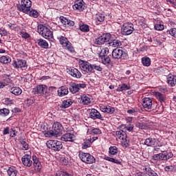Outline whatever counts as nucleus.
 Segmentation results:
<instances>
[{"mask_svg":"<svg viewBox=\"0 0 176 176\" xmlns=\"http://www.w3.org/2000/svg\"><path fill=\"white\" fill-rule=\"evenodd\" d=\"M31 159V155L25 154L21 158L22 164L23 166H25V167H31L33 164L35 171L39 173L41 170H42V164H41L39 159H38L36 155H33L32 160Z\"/></svg>","mask_w":176,"mask_h":176,"instance_id":"nucleus-1","label":"nucleus"},{"mask_svg":"<svg viewBox=\"0 0 176 176\" xmlns=\"http://www.w3.org/2000/svg\"><path fill=\"white\" fill-rule=\"evenodd\" d=\"M54 89H56L55 87H50L47 89L46 85H42L34 88L32 93H34V94H45V96H50L51 91H53Z\"/></svg>","mask_w":176,"mask_h":176,"instance_id":"nucleus-2","label":"nucleus"},{"mask_svg":"<svg viewBox=\"0 0 176 176\" xmlns=\"http://www.w3.org/2000/svg\"><path fill=\"white\" fill-rule=\"evenodd\" d=\"M173 157L174 154L170 151H162V153L155 154L153 156V159L157 162H167V160H170Z\"/></svg>","mask_w":176,"mask_h":176,"instance_id":"nucleus-3","label":"nucleus"},{"mask_svg":"<svg viewBox=\"0 0 176 176\" xmlns=\"http://www.w3.org/2000/svg\"><path fill=\"white\" fill-rule=\"evenodd\" d=\"M63 124L60 122H55L52 125V130L49 131L47 133L52 135V137H57L60 134H63Z\"/></svg>","mask_w":176,"mask_h":176,"instance_id":"nucleus-4","label":"nucleus"},{"mask_svg":"<svg viewBox=\"0 0 176 176\" xmlns=\"http://www.w3.org/2000/svg\"><path fill=\"white\" fill-rule=\"evenodd\" d=\"M38 32L45 39H53V32L50 31V29L43 25H39L38 26Z\"/></svg>","mask_w":176,"mask_h":176,"instance_id":"nucleus-5","label":"nucleus"},{"mask_svg":"<svg viewBox=\"0 0 176 176\" xmlns=\"http://www.w3.org/2000/svg\"><path fill=\"white\" fill-rule=\"evenodd\" d=\"M31 6H32V1L30 0H21V3L17 6V9L20 12H23V13L28 14V12H30Z\"/></svg>","mask_w":176,"mask_h":176,"instance_id":"nucleus-6","label":"nucleus"},{"mask_svg":"<svg viewBox=\"0 0 176 176\" xmlns=\"http://www.w3.org/2000/svg\"><path fill=\"white\" fill-rule=\"evenodd\" d=\"M46 146L49 149H52V151H54L55 152L63 149V143L57 140H48L46 142Z\"/></svg>","mask_w":176,"mask_h":176,"instance_id":"nucleus-7","label":"nucleus"},{"mask_svg":"<svg viewBox=\"0 0 176 176\" xmlns=\"http://www.w3.org/2000/svg\"><path fill=\"white\" fill-rule=\"evenodd\" d=\"M79 157L83 163H86L87 164H93V163H96V158H94L90 153H81L79 154Z\"/></svg>","mask_w":176,"mask_h":176,"instance_id":"nucleus-8","label":"nucleus"},{"mask_svg":"<svg viewBox=\"0 0 176 176\" xmlns=\"http://www.w3.org/2000/svg\"><path fill=\"white\" fill-rule=\"evenodd\" d=\"M112 57L113 58L120 60V58H127L129 54L120 48H116L112 52Z\"/></svg>","mask_w":176,"mask_h":176,"instance_id":"nucleus-9","label":"nucleus"},{"mask_svg":"<svg viewBox=\"0 0 176 176\" xmlns=\"http://www.w3.org/2000/svg\"><path fill=\"white\" fill-rule=\"evenodd\" d=\"M111 39V34L104 33L101 36H99L98 38H95L94 43L95 45H104L105 42H109Z\"/></svg>","mask_w":176,"mask_h":176,"instance_id":"nucleus-10","label":"nucleus"},{"mask_svg":"<svg viewBox=\"0 0 176 176\" xmlns=\"http://www.w3.org/2000/svg\"><path fill=\"white\" fill-rule=\"evenodd\" d=\"M134 31V25L130 23H124L121 28V34L122 35H131Z\"/></svg>","mask_w":176,"mask_h":176,"instance_id":"nucleus-11","label":"nucleus"},{"mask_svg":"<svg viewBox=\"0 0 176 176\" xmlns=\"http://www.w3.org/2000/svg\"><path fill=\"white\" fill-rule=\"evenodd\" d=\"M144 145L146 146H163V144H159V140L154 138H148L144 141Z\"/></svg>","mask_w":176,"mask_h":176,"instance_id":"nucleus-12","label":"nucleus"},{"mask_svg":"<svg viewBox=\"0 0 176 176\" xmlns=\"http://www.w3.org/2000/svg\"><path fill=\"white\" fill-rule=\"evenodd\" d=\"M12 65L14 68H21V69H27L28 65H27V60H13Z\"/></svg>","mask_w":176,"mask_h":176,"instance_id":"nucleus-13","label":"nucleus"},{"mask_svg":"<svg viewBox=\"0 0 176 176\" xmlns=\"http://www.w3.org/2000/svg\"><path fill=\"white\" fill-rule=\"evenodd\" d=\"M85 87H86V84L85 83L77 84L76 82H72L70 84L69 91L72 94H75V93H78L80 89H85Z\"/></svg>","mask_w":176,"mask_h":176,"instance_id":"nucleus-14","label":"nucleus"},{"mask_svg":"<svg viewBox=\"0 0 176 176\" xmlns=\"http://www.w3.org/2000/svg\"><path fill=\"white\" fill-rule=\"evenodd\" d=\"M92 67L93 65L86 61H83L80 65V68H81V69L84 71V72H87V74L93 72Z\"/></svg>","mask_w":176,"mask_h":176,"instance_id":"nucleus-15","label":"nucleus"},{"mask_svg":"<svg viewBox=\"0 0 176 176\" xmlns=\"http://www.w3.org/2000/svg\"><path fill=\"white\" fill-rule=\"evenodd\" d=\"M89 118H91V119H93L94 120H96V119L104 120V117H102V116H101V113H100L96 109H91V111L89 113Z\"/></svg>","mask_w":176,"mask_h":176,"instance_id":"nucleus-16","label":"nucleus"},{"mask_svg":"<svg viewBox=\"0 0 176 176\" xmlns=\"http://www.w3.org/2000/svg\"><path fill=\"white\" fill-rule=\"evenodd\" d=\"M69 74L73 78H76V79H80L82 78V73L75 67H70L69 69Z\"/></svg>","mask_w":176,"mask_h":176,"instance_id":"nucleus-17","label":"nucleus"},{"mask_svg":"<svg viewBox=\"0 0 176 176\" xmlns=\"http://www.w3.org/2000/svg\"><path fill=\"white\" fill-rule=\"evenodd\" d=\"M60 140L61 141H65V142H74L75 141V135L67 133L61 137Z\"/></svg>","mask_w":176,"mask_h":176,"instance_id":"nucleus-18","label":"nucleus"},{"mask_svg":"<svg viewBox=\"0 0 176 176\" xmlns=\"http://www.w3.org/2000/svg\"><path fill=\"white\" fill-rule=\"evenodd\" d=\"M74 10H83L85 9V1L83 0H77L73 6Z\"/></svg>","mask_w":176,"mask_h":176,"instance_id":"nucleus-19","label":"nucleus"},{"mask_svg":"<svg viewBox=\"0 0 176 176\" xmlns=\"http://www.w3.org/2000/svg\"><path fill=\"white\" fill-rule=\"evenodd\" d=\"M60 20L62 24H64V25H66L67 27H74V25H75V22L74 21H71L64 16H60Z\"/></svg>","mask_w":176,"mask_h":176,"instance_id":"nucleus-20","label":"nucleus"},{"mask_svg":"<svg viewBox=\"0 0 176 176\" xmlns=\"http://www.w3.org/2000/svg\"><path fill=\"white\" fill-rule=\"evenodd\" d=\"M100 109L102 112L109 113L110 115H112V113H113L116 111V109H115V107H111L109 105L102 106L100 107Z\"/></svg>","mask_w":176,"mask_h":176,"instance_id":"nucleus-21","label":"nucleus"},{"mask_svg":"<svg viewBox=\"0 0 176 176\" xmlns=\"http://www.w3.org/2000/svg\"><path fill=\"white\" fill-rule=\"evenodd\" d=\"M152 99L149 98H144L142 101V106L144 108L146 109H152Z\"/></svg>","mask_w":176,"mask_h":176,"instance_id":"nucleus-22","label":"nucleus"},{"mask_svg":"<svg viewBox=\"0 0 176 176\" xmlns=\"http://www.w3.org/2000/svg\"><path fill=\"white\" fill-rule=\"evenodd\" d=\"M68 87L62 86L59 88V90H58V95L59 97H64V96H67L68 94Z\"/></svg>","mask_w":176,"mask_h":176,"instance_id":"nucleus-23","label":"nucleus"},{"mask_svg":"<svg viewBox=\"0 0 176 176\" xmlns=\"http://www.w3.org/2000/svg\"><path fill=\"white\" fill-rule=\"evenodd\" d=\"M9 91L10 93H12V94H14V96H20V94L23 93V90H21L20 87H17L10 88Z\"/></svg>","mask_w":176,"mask_h":176,"instance_id":"nucleus-24","label":"nucleus"},{"mask_svg":"<svg viewBox=\"0 0 176 176\" xmlns=\"http://www.w3.org/2000/svg\"><path fill=\"white\" fill-rule=\"evenodd\" d=\"M91 144H93V142H91V138L85 139L82 143V149H87V148H90L91 146Z\"/></svg>","mask_w":176,"mask_h":176,"instance_id":"nucleus-25","label":"nucleus"},{"mask_svg":"<svg viewBox=\"0 0 176 176\" xmlns=\"http://www.w3.org/2000/svg\"><path fill=\"white\" fill-rule=\"evenodd\" d=\"M116 135L119 138V140H124V138H127V134L126 132L121 131H117L116 132Z\"/></svg>","mask_w":176,"mask_h":176,"instance_id":"nucleus-26","label":"nucleus"},{"mask_svg":"<svg viewBox=\"0 0 176 176\" xmlns=\"http://www.w3.org/2000/svg\"><path fill=\"white\" fill-rule=\"evenodd\" d=\"M72 103L73 102L71 101V99L65 100H63L60 107L61 108V109H63V108L64 109L69 108V107L72 105Z\"/></svg>","mask_w":176,"mask_h":176,"instance_id":"nucleus-27","label":"nucleus"},{"mask_svg":"<svg viewBox=\"0 0 176 176\" xmlns=\"http://www.w3.org/2000/svg\"><path fill=\"white\" fill-rule=\"evenodd\" d=\"M80 102L84 105H89V104L91 102V100H90V98L87 97L86 95H83L81 96Z\"/></svg>","mask_w":176,"mask_h":176,"instance_id":"nucleus-28","label":"nucleus"},{"mask_svg":"<svg viewBox=\"0 0 176 176\" xmlns=\"http://www.w3.org/2000/svg\"><path fill=\"white\" fill-rule=\"evenodd\" d=\"M167 83L171 87H174L176 85V79L174 76H171L167 78Z\"/></svg>","mask_w":176,"mask_h":176,"instance_id":"nucleus-29","label":"nucleus"},{"mask_svg":"<svg viewBox=\"0 0 176 176\" xmlns=\"http://www.w3.org/2000/svg\"><path fill=\"white\" fill-rule=\"evenodd\" d=\"M38 41V45L40 47H42L43 49H47L49 47V43H47V41L43 39H39Z\"/></svg>","mask_w":176,"mask_h":176,"instance_id":"nucleus-30","label":"nucleus"},{"mask_svg":"<svg viewBox=\"0 0 176 176\" xmlns=\"http://www.w3.org/2000/svg\"><path fill=\"white\" fill-rule=\"evenodd\" d=\"M8 176H17V170L15 167L11 166L7 170Z\"/></svg>","mask_w":176,"mask_h":176,"instance_id":"nucleus-31","label":"nucleus"},{"mask_svg":"<svg viewBox=\"0 0 176 176\" xmlns=\"http://www.w3.org/2000/svg\"><path fill=\"white\" fill-rule=\"evenodd\" d=\"M0 63L1 64H9V63H12V58L9 56H2L0 57Z\"/></svg>","mask_w":176,"mask_h":176,"instance_id":"nucleus-32","label":"nucleus"},{"mask_svg":"<svg viewBox=\"0 0 176 176\" xmlns=\"http://www.w3.org/2000/svg\"><path fill=\"white\" fill-rule=\"evenodd\" d=\"M155 97L157 98V100H160L161 104H162V102H164V101H166V96H164V94L160 92H156Z\"/></svg>","mask_w":176,"mask_h":176,"instance_id":"nucleus-33","label":"nucleus"},{"mask_svg":"<svg viewBox=\"0 0 176 176\" xmlns=\"http://www.w3.org/2000/svg\"><path fill=\"white\" fill-rule=\"evenodd\" d=\"M109 45L112 47H118V46H122V42L119 40H113L109 43Z\"/></svg>","mask_w":176,"mask_h":176,"instance_id":"nucleus-34","label":"nucleus"},{"mask_svg":"<svg viewBox=\"0 0 176 176\" xmlns=\"http://www.w3.org/2000/svg\"><path fill=\"white\" fill-rule=\"evenodd\" d=\"M80 31L82 32H89L90 31V28L88 25L82 23V25L80 24L79 25Z\"/></svg>","mask_w":176,"mask_h":176,"instance_id":"nucleus-35","label":"nucleus"},{"mask_svg":"<svg viewBox=\"0 0 176 176\" xmlns=\"http://www.w3.org/2000/svg\"><path fill=\"white\" fill-rule=\"evenodd\" d=\"M142 63L144 67H149L151 65V58L149 57H143L142 58Z\"/></svg>","mask_w":176,"mask_h":176,"instance_id":"nucleus-36","label":"nucleus"},{"mask_svg":"<svg viewBox=\"0 0 176 176\" xmlns=\"http://www.w3.org/2000/svg\"><path fill=\"white\" fill-rule=\"evenodd\" d=\"M28 13L29 16H30L31 17H34V19H36L38 16H39V13L38 12V11H36V10H31V8Z\"/></svg>","mask_w":176,"mask_h":176,"instance_id":"nucleus-37","label":"nucleus"},{"mask_svg":"<svg viewBox=\"0 0 176 176\" xmlns=\"http://www.w3.org/2000/svg\"><path fill=\"white\" fill-rule=\"evenodd\" d=\"M136 126L141 130H146L148 129V124L145 122H138Z\"/></svg>","mask_w":176,"mask_h":176,"instance_id":"nucleus-38","label":"nucleus"},{"mask_svg":"<svg viewBox=\"0 0 176 176\" xmlns=\"http://www.w3.org/2000/svg\"><path fill=\"white\" fill-rule=\"evenodd\" d=\"M101 60L104 65H107V64H111V58H109L108 56H101Z\"/></svg>","mask_w":176,"mask_h":176,"instance_id":"nucleus-39","label":"nucleus"},{"mask_svg":"<svg viewBox=\"0 0 176 176\" xmlns=\"http://www.w3.org/2000/svg\"><path fill=\"white\" fill-rule=\"evenodd\" d=\"M109 153L110 156H115L116 153H118V147L116 146H111L109 147Z\"/></svg>","mask_w":176,"mask_h":176,"instance_id":"nucleus-40","label":"nucleus"},{"mask_svg":"<svg viewBox=\"0 0 176 176\" xmlns=\"http://www.w3.org/2000/svg\"><path fill=\"white\" fill-rule=\"evenodd\" d=\"M20 142L23 146V151H28V149H30V145H28V143L25 142V139H23Z\"/></svg>","mask_w":176,"mask_h":176,"instance_id":"nucleus-41","label":"nucleus"},{"mask_svg":"<svg viewBox=\"0 0 176 176\" xmlns=\"http://www.w3.org/2000/svg\"><path fill=\"white\" fill-rule=\"evenodd\" d=\"M165 171L168 172V173H174V171L176 170V165H173V166H166L164 168Z\"/></svg>","mask_w":176,"mask_h":176,"instance_id":"nucleus-42","label":"nucleus"},{"mask_svg":"<svg viewBox=\"0 0 176 176\" xmlns=\"http://www.w3.org/2000/svg\"><path fill=\"white\" fill-rule=\"evenodd\" d=\"M146 172L149 176H159V175H157V173L151 168H146Z\"/></svg>","mask_w":176,"mask_h":176,"instance_id":"nucleus-43","label":"nucleus"},{"mask_svg":"<svg viewBox=\"0 0 176 176\" xmlns=\"http://www.w3.org/2000/svg\"><path fill=\"white\" fill-rule=\"evenodd\" d=\"M104 160H107L108 162H111V163H115L116 164H120V162H119V160H116L115 158H112L111 157L105 156Z\"/></svg>","mask_w":176,"mask_h":176,"instance_id":"nucleus-44","label":"nucleus"},{"mask_svg":"<svg viewBox=\"0 0 176 176\" xmlns=\"http://www.w3.org/2000/svg\"><path fill=\"white\" fill-rule=\"evenodd\" d=\"M59 42L60 43V45H62L63 46L65 47L67 45V44L69 42L68 41V38H67L65 36H61L60 38Z\"/></svg>","mask_w":176,"mask_h":176,"instance_id":"nucleus-45","label":"nucleus"},{"mask_svg":"<svg viewBox=\"0 0 176 176\" xmlns=\"http://www.w3.org/2000/svg\"><path fill=\"white\" fill-rule=\"evenodd\" d=\"M96 20L99 21V23H102L105 20V15L104 14H96Z\"/></svg>","mask_w":176,"mask_h":176,"instance_id":"nucleus-46","label":"nucleus"},{"mask_svg":"<svg viewBox=\"0 0 176 176\" xmlns=\"http://www.w3.org/2000/svg\"><path fill=\"white\" fill-rule=\"evenodd\" d=\"M10 113V111H9V109H0V115L1 116H8Z\"/></svg>","mask_w":176,"mask_h":176,"instance_id":"nucleus-47","label":"nucleus"},{"mask_svg":"<svg viewBox=\"0 0 176 176\" xmlns=\"http://www.w3.org/2000/svg\"><path fill=\"white\" fill-rule=\"evenodd\" d=\"M96 71L101 72L102 71V67L98 65L94 64L92 65V73L96 72Z\"/></svg>","mask_w":176,"mask_h":176,"instance_id":"nucleus-48","label":"nucleus"},{"mask_svg":"<svg viewBox=\"0 0 176 176\" xmlns=\"http://www.w3.org/2000/svg\"><path fill=\"white\" fill-rule=\"evenodd\" d=\"M25 102L28 107H30V105H32V104L35 102V98H34L33 97H30L26 100Z\"/></svg>","mask_w":176,"mask_h":176,"instance_id":"nucleus-49","label":"nucleus"},{"mask_svg":"<svg viewBox=\"0 0 176 176\" xmlns=\"http://www.w3.org/2000/svg\"><path fill=\"white\" fill-rule=\"evenodd\" d=\"M65 47H67V50H69V52H70L71 53H74V52H75V49L74 48L72 44L70 42L66 44V46H65Z\"/></svg>","mask_w":176,"mask_h":176,"instance_id":"nucleus-50","label":"nucleus"},{"mask_svg":"<svg viewBox=\"0 0 176 176\" xmlns=\"http://www.w3.org/2000/svg\"><path fill=\"white\" fill-rule=\"evenodd\" d=\"M122 127H124V129H125V130H127V131H133V130H134V125L133 124H129L127 126L122 125L121 128Z\"/></svg>","mask_w":176,"mask_h":176,"instance_id":"nucleus-51","label":"nucleus"},{"mask_svg":"<svg viewBox=\"0 0 176 176\" xmlns=\"http://www.w3.org/2000/svg\"><path fill=\"white\" fill-rule=\"evenodd\" d=\"M56 176H73L72 173H68L64 171L57 172L56 174Z\"/></svg>","mask_w":176,"mask_h":176,"instance_id":"nucleus-52","label":"nucleus"},{"mask_svg":"<svg viewBox=\"0 0 176 176\" xmlns=\"http://www.w3.org/2000/svg\"><path fill=\"white\" fill-rule=\"evenodd\" d=\"M155 29L157 31H163V30H164V25L162 23L155 24Z\"/></svg>","mask_w":176,"mask_h":176,"instance_id":"nucleus-53","label":"nucleus"},{"mask_svg":"<svg viewBox=\"0 0 176 176\" xmlns=\"http://www.w3.org/2000/svg\"><path fill=\"white\" fill-rule=\"evenodd\" d=\"M166 32L167 34L171 35V36H173L176 38V28H172L170 30H168Z\"/></svg>","mask_w":176,"mask_h":176,"instance_id":"nucleus-54","label":"nucleus"},{"mask_svg":"<svg viewBox=\"0 0 176 176\" xmlns=\"http://www.w3.org/2000/svg\"><path fill=\"white\" fill-rule=\"evenodd\" d=\"M108 53H109V50L108 47H105L101 51L100 57H102V56H108Z\"/></svg>","mask_w":176,"mask_h":176,"instance_id":"nucleus-55","label":"nucleus"},{"mask_svg":"<svg viewBox=\"0 0 176 176\" xmlns=\"http://www.w3.org/2000/svg\"><path fill=\"white\" fill-rule=\"evenodd\" d=\"M121 140H122V144L124 146H129V142H130V141L127 139V135L126 138L121 139Z\"/></svg>","mask_w":176,"mask_h":176,"instance_id":"nucleus-56","label":"nucleus"},{"mask_svg":"<svg viewBox=\"0 0 176 176\" xmlns=\"http://www.w3.org/2000/svg\"><path fill=\"white\" fill-rule=\"evenodd\" d=\"M21 36L24 39H28V37L30 36V34L28 33H27V32H22L21 33Z\"/></svg>","mask_w":176,"mask_h":176,"instance_id":"nucleus-57","label":"nucleus"},{"mask_svg":"<svg viewBox=\"0 0 176 176\" xmlns=\"http://www.w3.org/2000/svg\"><path fill=\"white\" fill-rule=\"evenodd\" d=\"M93 134H101V130L100 129L95 128L92 129Z\"/></svg>","mask_w":176,"mask_h":176,"instance_id":"nucleus-58","label":"nucleus"},{"mask_svg":"<svg viewBox=\"0 0 176 176\" xmlns=\"http://www.w3.org/2000/svg\"><path fill=\"white\" fill-rule=\"evenodd\" d=\"M16 130H14V129H10V137H12V138H14V137H16Z\"/></svg>","mask_w":176,"mask_h":176,"instance_id":"nucleus-59","label":"nucleus"},{"mask_svg":"<svg viewBox=\"0 0 176 176\" xmlns=\"http://www.w3.org/2000/svg\"><path fill=\"white\" fill-rule=\"evenodd\" d=\"M159 90H160V91H161V93H167V91H168L167 90V88L163 87H160Z\"/></svg>","mask_w":176,"mask_h":176,"instance_id":"nucleus-60","label":"nucleus"},{"mask_svg":"<svg viewBox=\"0 0 176 176\" xmlns=\"http://www.w3.org/2000/svg\"><path fill=\"white\" fill-rule=\"evenodd\" d=\"M122 85H124V91H126V90H130V89H131V87L130 85H127V84L126 83H123Z\"/></svg>","mask_w":176,"mask_h":176,"instance_id":"nucleus-61","label":"nucleus"},{"mask_svg":"<svg viewBox=\"0 0 176 176\" xmlns=\"http://www.w3.org/2000/svg\"><path fill=\"white\" fill-rule=\"evenodd\" d=\"M124 91V87L123 84L122 85H119V87L117 89V91Z\"/></svg>","mask_w":176,"mask_h":176,"instance_id":"nucleus-62","label":"nucleus"},{"mask_svg":"<svg viewBox=\"0 0 176 176\" xmlns=\"http://www.w3.org/2000/svg\"><path fill=\"white\" fill-rule=\"evenodd\" d=\"M9 127H6V129H4V131H3V135H6V134H9Z\"/></svg>","mask_w":176,"mask_h":176,"instance_id":"nucleus-63","label":"nucleus"},{"mask_svg":"<svg viewBox=\"0 0 176 176\" xmlns=\"http://www.w3.org/2000/svg\"><path fill=\"white\" fill-rule=\"evenodd\" d=\"M5 102H6V104H13V100L6 98Z\"/></svg>","mask_w":176,"mask_h":176,"instance_id":"nucleus-64","label":"nucleus"}]
</instances>
